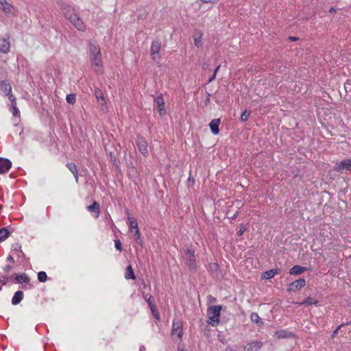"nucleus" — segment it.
I'll use <instances>...</instances> for the list:
<instances>
[{
    "mask_svg": "<svg viewBox=\"0 0 351 351\" xmlns=\"http://www.w3.org/2000/svg\"><path fill=\"white\" fill-rule=\"evenodd\" d=\"M219 123H220V119H213L210 121V123L209 124V126H210L211 132H212V133L213 134H219Z\"/></svg>",
    "mask_w": 351,
    "mask_h": 351,
    "instance_id": "nucleus-18",
    "label": "nucleus"
},
{
    "mask_svg": "<svg viewBox=\"0 0 351 351\" xmlns=\"http://www.w3.org/2000/svg\"><path fill=\"white\" fill-rule=\"evenodd\" d=\"M150 308H151V311L152 313V315L154 316V317L156 319L159 320L160 319V315H159V313H158V312L157 311L156 305L151 306Z\"/></svg>",
    "mask_w": 351,
    "mask_h": 351,
    "instance_id": "nucleus-32",
    "label": "nucleus"
},
{
    "mask_svg": "<svg viewBox=\"0 0 351 351\" xmlns=\"http://www.w3.org/2000/svg\"><path fill=\"white\" fill-rule=\"evenodd\" d=\"M10 232L8 229L3 228L0 229V241L5 240L9 235Z\"/></svg>",
    "mask_w": 351,
    "mask_h": 351,
    "instance_id": "nucleus-28",
    "label": "nucleus"
},
{
    "mask_svg": "<svg viewBox=\"0 0 351 351\" xmlns=\"http://www.w3.org/2000/svg\"><path fill=\"white\" fill-rule=\"evenodd\" d=\"M178 351H186L184 350L183 348H180V346L178 347Z\"/></svg>",
    "mask_w": 351,
    "mask_h": 351,
    "instance_id": "nucleus-56",
    "label": "nucleus"
},
{
    "mask_svg": "<svg viewBox=\"0 0 351 351\" xmlns=\"http://www.w3.org/2000/svg\"><path fill=\"white\" fill-rule=\"evenodd\" d=\"M13 276L15 278L16 282L17 283H29L30 281L29 278L25 274H14Z\"/></svg>",
    "mask_w": 351,
    "mask_h": 351,
    "instance_id": "nucleus-19",
    "label": "nucleus"
},
{
    "mask_svg": "<svg viewBox=\"0 0 351 351\" xmlns=\"http://www.w3.org/2000/svg\"><path fill=\"white\" fill-rule=\"evenodd\" d=\"M155 103L156 104L158 112L160 116H163L166 113L165 108V101L162 97V95H158L154 99Z\"/></svg>",
    "mask_w": 351,
    "mask_h": 351,
    "instance_id": "nucleus-13",
    "label": "nucleus"
},
{
    "mask_svg": "<svg viewBox=\"0 0 351 351\" xmlns=\"http://www.w3.org/2000/svg\"><path fill=\"white\" fill-rule=\"evenodd\" d=\"M246 231V227L244 224L240 225V228L237 232L238 236H241Z\"/></svg>",
    "mask_w": 351,
    "mask_h": 351,
    "instance_id": "nucleus-35",
    "label": "nucleus"
},
{
    "mask_svg": "<svg viewBox=\"0 0 351 351\" xmlns=\"http://www.w3.org/2000/svg\"><path fill=\"white\" fill-rule=\"evenodd\" d=\"M317 301L314 300L313 298H307L306 300H304L302 302H301L300 304H305V305H307V306H309V305H311V304H317Z\"/></svg>",
    "mask_w": 351,
    "mask_h": 351,
    "instance_id": "nucleus-29",
    "label": "nucleus"
},
{
    "mask_svg": "<svg viewBox=\"0 0 351 351\" xmlns=\"http://www.w3.org/2000/svg\"><path fill=\"white\" fill-rule=\"evenodd\" d=\"M136 145L141 153L144 156H147L148 155V149L147 141L145 139V138L142 136H138L136 140Z\"/></svg>",
    "mask_w": 351,
    "mask_h": 351,
    "instance_id": "nucleus-9",
    "label": "nucleus"
},
{
    "mask_svg": "<svg viewBox=\"0 0 351 351\" xmlns=\"http://www.w3.org/2000/svg\"><path fill=\"white\" fill-rule=\"evenodd\" d=\"M225 351H237V350L232 348H227Z\"/></svg>",
    "mask_w": 351,
    "mask_h": 351,
    "instance_id": "nucleus-51",
    "label": "nucleus"
},
{
    "mask_svg": "<svg viewBox=\"0 0 351 351\" xmlns=\"http://www.w3.org/2000/svg\"><path fill=\"white\" fill-rule=\"evenodd\" d=\"M210 93H207V97H206V99L205 101V104L206 105H207L210 102Z\"/></svg>",
    "mask_w": 351,
    "mask_h": 351,
    "instance_id": "nucleus-45",
    "label": "nucleus"
},
{
    "mask_svg": "<svg viewBox=\"0 0 351 351\" xmlns=\"http://www.w3.org/2000/svg\"><path fill=\"white\" fill-rule=\"evenodd\" d=\"M186 265L190 271H195L197 269V261L196 256L195 255V251L191 250H186L185 251Z\"/></svg>",
    "mask_w": 351,
    "mask_h": 351,
    "instance_id": "nucleus-4",
    "label": "nucleus"
},
{
    "mask_svg": "<svg viewBox=\"0 0 351 351\" xmlns=\"http://www.w3.org/2000/svg\"><path fill=\"white\" fill-rule=\"evenodd\" d=\"M277 274V269H270L264 273L263 278L270 279Z\"/></svg>",
    "mask_w": 351,
    "mask_h": 351,
    "instance_id": "nucleus-27",
    "label": "nucleus"
},
{
    "mask_svg": "<svg viewBox=\"0 0 351 351\" xmlns=\"http://www.w3.org/2000/svg\"><path fill=\"white\" fill-rule=\"evenodd\" d=\"M8 260L9 261H10V262L14 263V258H13L11 255H10V256L8 257Z\"/></svg>",
    "mask_w": 351,
    "mask_h": 351,
    "instance_id": "nucleus-47",
    "label": "nucleus"
},
{
    "mask_svg": "<svg viewBox=\"0 0 351 351\" xmlns=\"http://www.w3.org/2000/svg\"><path fill=\"white\" fill-rule=\"evenodd\" d=\"M250 115V112H248L247 110L244 111L241 116V120L242 121H246L248 119Z\"/></svg>",
    "mask_w": 351,
    "mask_h": 351,
    "instance_id": "nucleus-34",
    "label": "nucleus"
},
{
    "mask_svg": "<svg viewBox=\"0 0 351 351\" xmlns=\"http://www.w3.org/2000/svg\"><path fill=\"white\" fill-rule=\"evenodd\" d=\"M60 9L64 16L74 25L75 28L81 32H84L86 30L85 24L75 13L73 8L68 4L62 3Z\"/></svg>",
    "mask_w": 351,
    "mask_h": 351,
    "instance_id": "nucleus-1",
    "label": "nucleus"
},
{
    "mask_svg": "<svg viewBox=\"0 0 351 351\" xmlns=\"http://www.w3.org/2000/svg\"><path fill=\"white\" fill-rule=\"evenodd\" d=\"M306 285V280L304 278H300L295 280L289 285L288 290L293 292L300 291Z\"/></svg>",
    "mask_w": 351,
    "mask_h": 351,
    "instance_id": "nucleus-10",
    "label": "nucleus"
},
{
    "mask_svg": "<svg viewBox=\"0 0 351 351\" xmlns=\"http://www.w3.org/2000/svg\"><path fill=\"white\" fill-rule=\"evenodd\" d=\"M145 350V346H141V347L140 348V351H144Z\"/></svg>",
    "mask_w": 351,
    "mask_h": 351,
    "instance_id": "nucleus-54",
    "label": "nucleus"
},
{
    "mask_svg": "<svg viewBox=\"0 0 351 351\" xmlns=\"http://www.w3.org/2000/svg\"><path fill=\"white\" fill-rule=\"evenodd\" d=\"M66 102L70 104H74L76 101L75 95L74 94H69L66 97Z\"/></svg>",
    "mask_w": 351,
    "mask_h": 351,
    "instance_id": "nucleus-31",
    "label": "nucleus"
},
{
    "mask_svg": "<svg viewBox=\"0 0 351 351\" xmlns=\"http://www.w3.org/2000/svg\"><path fill=\"white\" fill-rule=\"evenodd\" d=\"M343 326V324H341V325H339V326H338V328H336V329L333 331V332H332V335H331V337H332V338H334V337L337 335V334L338 333V330H339V328H340L341 326Z\"/></svg>",
    "mask_w": 351,
    "mask_h": 351,
    "instance_id": "nucleus-43",
    "label": "nucleus"
},
{
    "mask_svg": "<svg viewBox=\"0 0 351 351\" xmlns=\"http://www.w3.org/2000/svg\"><path fill=\"white\" fill-rule=\"evenodd\" d=\"M125 278L126 279H132V280L136 278L133 269L132 267V265H128L125 269Z\"/></svg>",
    "mask_w": 351,
    "mask_h": 351,
    "instance_id": "nucleus-25",
    "label": "nucleus"
},
{
    "mask_svg": "<svg viewBox=\"0 0 351 351\" xmlns=\"http://www.w3.org/2000/svg\"><path fill=\"white\" fill-rule=\"evenodd\" d=\"M12 112L14 116H17L18 114L19 113V110H18V108L16 107V104L12 105Z\"/></svg>",
    "mask_w": 351,
    "mask_h": 351,
    "instance_id": "nucleus-38",
    "label": "nucleus"
},
{
    "mask_svg": "<svg viewBox=\"0 0 351 351\" xmlns=\"http://www.w3.org/2000/svg\"><path fill=\"white\" fill-rule=\"evenodd\" d=\"M306 270V267L300 265H295L289 270L290 275H299L304 273Z\"/></svg>",
    "mask_w": 351,
    "mask_h": 351,
    "instance_id": "nucleus-21",
    "label": "nucleus"
},
{
    "mask_svg": "<svg viewBox=\"0 0 351 351\" xmlns=\"http://www.w3.org/2000/svg\"><path fill=\"white\" fill-rule=\"evenodd\" d=\"M12 250L21 252V246L19 243H14L12 245Z\"/></svg>",
    "mask_w": 351,
    "mask_h": 351,
    "instance_id": "nucleus-39",
    "label": "nucleus"
},
{
    "mask_svg": "<svg viewBox=\"0 0 351 351\" xmlns=\"http://www.w3.org/2000/svg\"><path fill=\"white\" fill-rule=\"evenodd\" d=\"M87 209L89 212H93L96 213V217H99L100 213V208L99 204L95 201L91 205L87 207Z\"/></svg>",
    "mask_w": 351,
    "mask_h": 351,
    "instance_id": "nucleus-24",
    "label": "nucleus"
},
{
    "mask_svg": "<svg viewBox=\"0 0 351 351\" xmlns=\"http://www.w3.org/2000/svg\"><path fill=\"white\" fill-rule=\"evenodd\" d=\"M263 346V343L261 341H252L248 343H247L244 350L245 351H258Z\"/></svg>",
    "mask_w": 351,
    "mask_h": 351,
    "instance_id": "nucleus-12",
    "label": "nucleus"
},
{
    "mask_svg": "<svg viewBox=\"0 0 351 351\" xmlns=\"http://www.w3.org/2000/svg\"><path fill=\"white\" fill-rule=\"evenodd\" d=\"M90 58L92 66L95 72H103V62L100 47L98 45L89 43Z\"/></svg>",
    "mask_w": 351,
    "mask_h": 351,
    "instance_id": "nucleus-2",
    "label": "nucleus"
},
{
    "mask_svg": "<svg viewBox=\"0 0 351 351\" xmlns=\"http://www.w3.org/2000/svg\"><path fill=\"white\" fill-rule=\"evenodd\" d=\"M335 170L337 171L351 170V158L345 159L337 162L335 166Z\"/></svg>",
    "mask_w": 351,
    "mask_h": 351,
    "instance_id": "nucleus-8",
    "label": "nucleus"
},
{
    "mask_svg": "<svg viewBox=\"0 0 351 351\" xmlns=\"http://www.w3.org/2000/svg\"><path fill=\"white\" fill-rule=\"evenodd\" d=\"M12 92V86L9 82L5 80L0 82V93L5 95H10Z\"/></svg>",
    "mask_w": 351,
    "mask_h": 351,
    "instance_id": "nucleus-16",
    "label": "nucleus"
},
{
    "mask_svg": "<svg viewBox=\"0 0 351 351\" xmlns=\"http://www.w3.org/2000/svg\"><path fill=\"white\" fill-rule=\"evenodd\" d=\"M12 167V162L10 160L4 158H0V173L8 172Z\"/></svg>",
    "mask_w": 351,
    "mask_h": 351,
    "instance_id": "nucleus-14",
    "label": "nucleus"
},
{
    "mask_svg": "<svg viewBox=\"0 0 351 351\" xmlns=\"http://www.w3.org/2000/svg\"><path fill=\"white\" fill-rule=\"evenodd\" d=\"M250 319L252 322L257 324L258 326H262L263 322L261 318L258 316L256 313H252L250 315Z\"/></svg>",
    "mask_w": 351,
    "mask_h": 351,
    "instance_id": "nucleus-26",
    "label": "nucleus"
},
{
    "mask_svg": "<svg viewBox=\"0 0 351 351\" xmlns=\"http://www.w3.org/2000/svg\"><path fill=\"white\" fill-rule=\"evenodd\" d=\"M0 9L8 15L14 14V8L6 0H0Z\"/></svg>",
    "mask_w": 351,
    "mask_h": 351,
    "instance_id": "nucleus-11",
    "label": "nucleus"
},
{
    "mask_svg": "<svg viewBox=\"0 0 351 351\" xmlns=\"http://www.w3.org/2000/svg\"><path fill=\"white\" fill-rule=\"evenodd\" d=\"M161 44L159 40H155L152 43L150 49V56L154 60H156L160 58Z\"/></svg>",
    "mask_w": 351,
    "mask_h": 351,
    "instance_id": "nucleus-6",
    "label": "nucleus"
},
{
    "mask_svg": "<svg viewBox=\"0 0 351 351\" xmlns=\"http://www.w3.org/2000/svg\"><path fill=\"white\" fill-rule=\"evenodd\" d=\"M66 167L71 171L75 177V181L78 182V170L77 166L73 162L66 164Z\"/></svg>",
    "mask_w": 351,
    "mask_h": 351,
    "instance_id": "nucleus-23",
    "label": "nucleus"
},
{
    "mask_svg": "<svg viewBox=\"0 0 351 351\" xmlns=\"http://www.w3.org/2000/svg\"><path fill=\"white\" fill-rule=\"evenodd\" d=\"M10 49V36L6 34L0 36V52L8 53Z\"/></svg>",
    "mask_w": 351,
    "mask_h": 351,
    "instance_id": "nucleus-7",
    "label": "nucleus"
},
{
    "mask_svg": "<svg viewBox=\"0 0 351 351\" xmlns=\"http://www.w3.org/2000/svg\"><path fill=\"white\" fill-rule=\"evenodd\" d=\"M10 269H11V266H10V265H7V266L5 267V271H9Z\"/></svg>",
    "mask_w": 351,
    "mask_h": 351,
    "instance_id": "nucleus-48",
    "label": "nucleus"
},
{
    "mask_svg": "<svg viewBox=\"0 0 351 351\" xmlns=\"http://www.w3.org/2000/svg\"><path fill=\"white\" fill-rule=\"evenodd\" d=\"M219 69H220V65L217 66V68L215 69L214 73H215V75H217V73L218 72Z\"/></svg>",
    "mask_w": 351,
    "mask_h": 351,
    "instance_id": "nucleus-49",
    "label": "nucleus"
},
{
    "mask_svg": "<svg viewBox=\"0 0 351 351\" xmlns=\"http://www.w3.org/2000/svg\"><path fill=\"white\" fill-rule=\"evenodd\" d=\"M38 279L40 282H45L47 280V275L45 271H39L38 273Z\"/></svg>",
    "mask_w": 351,
    "mask_h": 351,
    "instance_id": "nucleus-30",
    "label": "nucleus"
},
{
    "mask_svg": "<svg viewBox=\"0 0 351 351\" xmlns=\"http://www.w3.org/2000/svg\"><path fill=\"white\" fill-rule=\"evenodd\" d=\"M201 41H202V37L201 36H199V37L197 38H195L194 39V43L195 45V46L197 47H199L201 45Z\"/></svg>",
    "mask_w": 351,
    "mask_h": 351,
    "instance_id": "nucleus-40",
    "label": "nucleus"
},
{
    "mask_svg": "<svg viewBox=\"0 0 351 351\" xmlns=\"http://www.w3.org/2000/svg\"><path fill=\"white\" fill-rule=\"evenodd\" d=\"M275 336L278 339H286L294 337V334L287 330H280L275 332Z\"/></svg>",
    "mask_w": 351,
    "mask_h": 351,
    "instance_id": "nucleus-17",
    "label": "nucleus"
},
{
    "mask_svg": "<svg viewBox=\"0 0 351 351\" xmlns=\"http://www.w3.org/2000/svg\"><path fill=\"white\" fill-rule=\"evenodd\" d=\"M221 310V306L220 305L213 306L208 308V322L213 326H215L219 324Z\"/></svg>",
    "mask_w": 351,
    "mask_h": 351,
    "instance_id": "nucleus-3",
    "label": "nucleus"
},
{
    "mask_svg": "<svg viewBox=\"0 0 351 351\" xmlns=\"http://www.w3.org/2000/svg\"><path fill=\"white\" fill-rule=\"evenodd\" d=\"M209 269L213 272H217L219 270V265L217 263H213L209 264Z\"/></svg>",
    "mask_w": 351,
    "mask_h": 351,
    "instance_id": "nucleus-33",
    "label": "nucleus"
},
{
    "mask_svg": "<svg viewBox=\"0 0 351 351\" xmlns=\"http://www.w3.org/2000/svg\"><path fill=\"white\" fill-rule=\"evenodd\" d=\"M136 241L140 240L141 233L139 230H136L133 232Z\"/></svg>",
    "mask_w": 351,
    "mask_h": 351,
    "instance_id": "nucleus-41",
    "label": "nucleus"
},
{
    "mask_svg": "<svg viewBox=\"0 0 351 351\" xmlns=\"http://www.w3.org/2000/svg\"><path fill=\"white\" fill-rule=\"evenodd\" d=\"M172 336L173 338L178 337V340H182V322L180 320L173 321L172 326Z\"/></svg>",
    "mask_w": 351,
    "mask_h": 351,
    "instance_id": "nucleus-5",
    "label": "nucleus"
},
{
    "mask_svg": "<svg viewBox=\"0 0 351 351\" xmlns=\"http://www.w3.org/2000/svg\"><path fill=\"white\" fill-rule=\"evenodd\" d=\"M202 3H215L216 2H217L219 0H199Z\"/></svg>",
    "mask_w": 351,
    "mask_h": 351,
    "instance_id": "nucleus-44",
    "label": "nucleus"
},
{
    "mask_svg": "<svg viewBox=\"0 0 351 351\" xmlns=\"http://www.w3.org/2000/svg\"><path fill=\"white\" fill-rule=\"evenodd\" d=\"M215 77H216V75H215V73H213V75L209 78L208 82L210 83L215 79Z\"/></svg>",
    "mask_w": 351,
    "mask_h": 351,
    "instance_id": "nucleus-46",
    "label": "nucleus"
},
{
    "mask_svg": "<svg viewBox=\"0 0 351 351\" xmlns=\"http://www.w3.org/2000/svg\"><path fill=\"white\" fill-rule=\"evenodd\" d=\"M289 38H290L291 40H298V38H295V37H290Z\"/></svg>",
    "mask_w": 351,
    "mask_h": 351,
    "instance_id": "nucleus-55",
    "label": "nucleus"
},
{
    "mask_svg": "<svg viewBox=\"0 0 351 351\" xmlns=\"http://www.w3.org/2000/svg\"><path fill=\"white\" fill-rule=\"evenodd\" d=\"M136 242H137L139 245H143V243H142V241H141V239H140V240L136 241Z\"/></svg>",
    "mask_w": 351,
    "mask_h": 351,
    "instance_id": "nucleus-53",
    "label": "nucleus"
},
{
    "mask_svg": "<svg viewBox=\"0 0 351 351\" xmlns=\"http://www.w3.org/2000/svg\"><path fill=\"white\" fill-rule=\"evenodd\" d=\"M237 215H238V213H235V214H234V215H233L230 218H231L232 219H234L237 217Z\"/></svg>",
    "mask_w": 351,
    "mask_h": 351,
    "instance_id": "nucleus-52",
    "label": "nucleus"
},
{
    "mask_svg": "<svg viewBox=\"0 0 351 351\" xmlns=\"http://www.w3.org/2000/svg\"><path fill=\"white\" fill-rule=\"evenodd\" d=\"M128 221H129L130 230L132 232H133L136 230H139L138 222L134 217L129 215L128 217Z\"/></svg>",
    "mask_w": 351,
    "mask_h": 351,
    "instance_id": "nucleus-20",
    "label": "nucleus"
},
{
    "mask_svg": "<svg viewBox=\"0 0 351 351\" xmlns=\"http://www.w3.org/2000/svg\"><path fill=\"white\" fill-rule=\"evenodd\" d=\"M8 96L9 97V99L10 100L12 105L16 104V98L12 94L10 93V95Z\"/></svg>",
    "mask_w": 351,
    "mask_h": 351,
    "instance_id": "nucleus-42",
    "label": "nucleus"
},
{
    "mask_svg": "<svg viewBox=\"0 0 351 351\" xmlns=\"http://www.w3.org/2000/svg\"><path fill=\"white\" fill-rule=\"evenodd\" d=\"M114 247L118 251H122V245L119 239L114 241Z\"/></svg>",
    "mask_w": 351,
    "mask_h": 351,
    "instance_id": "nucleus-36",
    "label": "nucleus"
},
{
    "mask_svg": "<svg viewBox=\"0 0 351 351\" xmlns=\"http://www.w3.org/2000/svg\"><path fill=\"white\" fill-rule=\"evenodd\" d=\"M94 94L97 99L98 104L101 107L106 106V102L101 90L99 88H95L94 90Z\"/></svg>",
    "mask_w": 351,
    "mask_h": 351,
    "instance_id": "nucleus-15",
    "label": "nucleus"
},
{
    "mask_svg": "<svg viewBox=\"0 0 351 351\" xmlns=\"http://www.w3.org/2000/svg\"><path fill=\"white\" fill-rule=\"evenodd\" d=\"M23 298V292L22 291H17L15 292L12 299V304L13 305L19 304Z\"/></svg>",
    "mask_w": 351,
    "mask_h": 351,
    "instance_id": "nucleus-22",
    "label": "nucleus"
},
{
    "mask_svg": "<svg viewBox=\"0 0 351 351\" xmlns=\"http://www.w3.org/2000/svg\"><path fill=\"white\" fill-rule=\"evenodd\" d=\"M336 12L335 9L334 8H331L330 10H329V12L330 13H335Z\"/></svg>",
    "mask_w": 351,
    "mask_h": 351,
    "instance_id": "nucleus-50",
    "label": "nucleus"
},
{
    "mask_svg": "<svg viewBox=\"0 0 351 351\" xmlns=\"http://www.w3.org/2000/svg\"><path fill=\"white\" fill-rule=\"evenodd\" d=\"M147 295H146L145 297V299L146 300L149 306L151 307L152 306H154L155 304L153 303L152 296L149 295L147 298Z\"/></svg>",
    "mask_w": 351,
    "mask_h": 351,
    "instance_id": "nucleus-37",
    "label": "nucleus"
}]
</instances>
